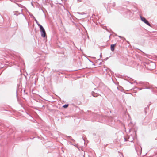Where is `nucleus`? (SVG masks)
I'll list each match as a JSON object with an SVG mask.
<instances>
[{"mask_svg":"<svg viewBox=\"0 0 157 157\" xmlns=\"http://www.w3.org/2000/svg\"><path fill=\"white\" fill-rule=\"evenodd\" d=\"M39 27L40 29L41 36L43 37H45L46 36V33L45 29L41 25H40Z\"/></svg>","mask_w":157,"mask_h":157,"instance_id":"f257e3e1","label":"nucleus"},{"mask_svg":"<svg viewBox=\"0 0 157 157\" xmlns=\"http://www.w3.org/2000/svg\"><path fill=\"white\" fill-rule=\"evenodd\" d=\"M140 18L141 20L144 22L145 23L147 24V25L150 26H151L150 24L149 23L148 21L144 17H143L140 16Z\"/></svg>","mask_w":157,"mask_h":157,"instance_id":"f03ea898","label":"nucleus"},{"mask_svg":"<svg viewBox=\"0 0 157 157\" xmlns=\"http://www.w3.org/2000/svg\"><path fill=\"white\" fill-rule=\"evenodd\" d=\"M115 44H112L111 45V50L112 51H113L114 50V47Z\"/></svg>","mask_w":157,"mask_h":157,"instance_id":"7ed1b4c3","label":"nucleus"},{"mask_svg":"<svg viewBox=\"0 0 157 157\" xmlns=\"http://www.w3.org/2000/svg\"><path fill=\"white\" fill-rule=\"evenodd\" d=\"M92 95L94 97H97V94H95V93H94V92L92 93Z\"/></svg>","mask_w":157,"mask_h":157,"instance_id":"20e7f679","label":"nucleus"},{"mask_svg":"<svg viewBox=\"0 0 157 157\" xmlns=\"http://www.w3.org/2000/svg\"><path fill=\"white\" fill-rule=\"evenodd\" d=\"M35 20L36 23V24H37L38 25L39 27L40 25L38 23V22L37 20L36 19H35Z\"/></svg>","mask_w":157,"mask_h":157,"instance_id":"39448f33","label":"nucleus"},{"mask_svg":"<svg viewBox=\"0 0 157 157\" xmlns=\"http://www.w3.org/2000/svg\"><path fill=\"white\" fill-rule=\"evenodd\" d=\"M68 106V104H65L64 105L63 107L64 108H67Z\"/></svg>","mask_w":157,"mask_h":157,"instance_id":"423d86ee","label":"nucleus"},{"mask_svg":"<svg viewBox=\"0 0 157 157\" xmlns=\"http://www.w3.org/2000/svg\"><path fill=\"white\" fill-rule=\"evenodd\" d=\"M108 59V57H107V58H105V60H107Z\"/></svg>","mask_w":157,"mask_h":157,"instance_id":"0eeeda50","label":"nucleus"},{"mask_svg":"<svg viewBox=\"0 0 157 157\" xmlns=\"http://www.w3.org/2000/svg\"><path fill=\"white\" fill-rule=\"evenodd\" d=\"M124 140H125V141H126V138H124Z\"/></svg>","mask_w":157,"mask_h":157,"instance_id":"6e6552de","label":"nucleus"},{"mask_svg":"<svg viewBox=\"0 0 157 157\" xmlns=\"http://www.w3.org/2000/svg\"><path fill=\"white\" fill-rule=\"evenodd\" d=\"M32 16H33V18H35V17H34L33 15H32Z\"/></svg>","mask_w":157,"mask_h":157,"instance_id":"1a4fd4ad","label":"nucleus"},{"mask_svg":"<svg viewBox=\"0 0 157 157\" xmlns=\"http://www.w3.org/2000/svg\"><path fill=\"white\" fill-rule=\"evenodd\" d=\"M135 149H136V148H135ZM136 151H137V150H136Z\"/></svg>","mask_w":157,"mask_h":157,"instance_id":"9d476101","label":"nucleus"}]
</instances>
